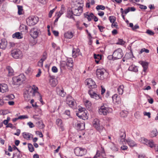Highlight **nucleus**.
I'll use <instances>...</instances> for the list:
<instances>
[{
    "label": "nucleus",
    "mask_w": 158,
    "mask_h": 158,
    "mask_svg": "<svg viewBox=\"0 0 158 158\" xmlns=\"http://www.w3.org/2000/svg\"><path fill=\"white\" fill-rule=\"evenodd\" d=\"M38 90V88L34 85L26 89L24 94L25 100L28 101L30 100L31 96H34L36 95V94H39Z\"/></svg>",
    "instance_id": "1"
},
{
    "label": "nucleus",
    "mask_w": 158,
    "mask_h": 158,
    "mask_svg": "<svg viewBox=\"0 0 158 158\" xmlns=\"http://www.w3.org/2000/svg\"><path fill=\"white\" fill-rule=\"evenodd\" d=\"M98 78L100 80H103L106 77L107 73L106 70L103 68H99L97 69L96 71Z\"/></svg>",
    "instance_id": "2"
},
{
    "label": "nucleus",
    "mask_w": 158,
    "mask_h": 158,
    "mask_svg": "<svg viewBox=\"0 0 158 158\" xmlns=\"http://www.w3.org/2000/svg\"><path fill=\"white\" fill-rule=\"evenodd\" d=\"M24 75L22 74L13 78V83L15 85H20L25 80Z\"/></svg>",
    "instance_id": "3"
},
{
    "label": "nucleus",
    "mask_w": 158,
    "mask_h": 158,
    "mask_svg": "<svg viewBox=\"0 0 158 158\" xmlns=\"http://www.w3.org/2000/svg\"><path fill=\"white\" fill-rule=\"evenodd\" d=\"M123 56V53L122 49L118 48L114 50L113 54V57L114 60L121 59Z\"/></svg>",
    "instance_id": "4"
},
{
    "label": "nucleus",
    "mask_w": 158,
    "mask_h": 158,
    "mask_svg": "<svg viewBox=\"0 0 158 158\" xmlns=\"http://www.w3.org/2000/svg\"><path fill=\"white\" fill-rule=\"evenodd\" d=\"M12 56L16 59H21L23 57L22 52L19 49H16L13 50L11 52Z\"/></svg>",
    "instance_id": "5"
},
{
    "label": "nucleus",
    "mask_w": 158,
    "mask_h": 158,
    "mask_svg": "<svg viewBox=\"0 0 158 158\" xmlns=\"http://www.w3.org/2000/svg\"><path fill=\"white\" fill-rule=\"evenodd\" d=\"M112 111V109L111 108L102 106L99 108L98 112L100 114L105 115Z\"/></svg>",
    "instance_id": "6"
},
{
    "label": "nucleus",
    "mask_w": 158,
    "mask_h": 158,
    "mask_svg": "<svg viewBox=\"0 0 158 158\" xmlns=\"http://www.w3.org/2000/svg\"><path fill=\"white\" fill-rule=\"evenodd\" d=\"M85 109L84 108H79L78 112L76 113V115L80 118L85 120L87 119L88 117L87 113L85 112Z\"/></svg>",
    "instance_id": "7"
},
{
    "label": "nucleus",
    "mask_w": 158,
    "mask_h": 158,
    "mask_svg": "<svg viewBox=\"0 0 158 158\" xmlns=\"http://www.w3.org/2000/svg\"><path fill=\"white\" fill-rule=\"evenodd\" d=\"M38 20L39 18L37 16H31L27 19L26 22L28 25L32 26L35 24Z\"/></svg>",
    "instance_id": "8"
},
{
    "label": "nucleus",
    "mask_w": 158,
    "mask_h": 158,
    "mask_svg": "<svg viewBox=\"0 0 158 158\" xmlns=\"http://www.w3.org/2000/svg\"><path fill=\"white\" fill-rule=\"evenodd\" d=\"M66 103L71 108L74 109L76 107V103L74 99L70 96H67L66 98Z\"/></svg>",
    "instance_id": "9"
},
{
    "label": "nucleus",
    "mask_w": 158,
    "mask_h": 158,
    "mask_svg": "<svg viewBox=\"0 0 158 158\" xmlns=\"http://www.w3.org/2000/svg\"><path fill=\"white\" fill-rule=\"evenodd\" d=\"M93 125L97 130L99 132L102 131L104 128L103 126L100 125L99 120L97 118L94 119L93 122Z\"/></svg>",
    "instance_id": "10"
},
{
    "label": "nucleus",
    "mask_w": 158,
    "mask_h": 158,
    "mask_svg": "<svg viewBox=\"0 0 158 158\" xmlns=\"http://www.w3.org/2000/svg\"><path fill=\"white\" fill-rule=\"evenodd\" d=\"M74 151L76 155L78 156H82L87 153L86 150L79 147H77L75 148Z\"/></svg>",
    "instance_id": "11"
},
{
    "label": "nucleus",
    "mask_w": 158,
    "mask_h": 158,
    "mask_svg": "<svg viewBox=\"0 0 158 158\" xmlns=\"http://www.w3.org/2000/svg\"><path fill=\"white\" fill-rule=\"evenodd\" d=\"M85 83L90 88H94L96 87L95 82L91 78L87 79L85 80Z\"/></svg>",
    "instance_id": "12"
},
{
    "label": "nucleus",
    "mask_w": 158,
    "mask_h": 158,
    "mask_svg": "<svg viewBox=\"0 0 158 158\" xmlns=\"http://www.w3.org/2000/svg\"><path fill=\"white\" fill-rule=\"evenodd\" d=\"M39 32L36 28H32L30 31V35L34 39L36 38L38 35Z\"/></svg>",
    "instance_id": "13"
},
{
    "label": "nucleus",
    "mask_w": 158,
    "mask_h": 158,
    "mask_svg": "<svg viewBox=\"0 0 158 158\" xmlns=\"http://www.w3.org/2000/svg\"><path fill=\"white\" fill-rule=\"evenodd\" d=\"M82 7L79 6L77 8H75L73 10V15L76 16H79L82 13Z\"/></svg>",
    "instance_id": "14"
},
{
    "label": "nucleus",
    "mask_w": 158,
    "mask_h": 158,
    "mask_svg": "<svg viewBox=\"0 0 158 158\" xmlns=\"http://www.w3.org/2000/svg\"><path fill=\"white\" fill-rule=\"evenodd\" d=\"M88 93L91 98H94L97 100H98L100 98L99 95L96 94L91 89L89 90V91Z\"/></svg>",
    "instance_id": "15"
},
{
    "label": "nucleus",
    "mask_w": 158,
    "mask_h": 158,
    "mask_svg": "<svg viewBox=\"0 0 158 158\" xmlns=\"http://www.w3.org/2000/svg\"><path fill=\"white\" fill-rule=\"evenodd\" d=\"M1 87L0 90V92L4 93L8 91V86L7 84L5 83H2L0 84Z\"/></svg>",
    "instance_id": "16"
},
{
    "label": "nucleus",
    "mask_w": 158,
    "mask_h": 158,
    "mask_svg": "<svg viewBox=\"0 0 158 158\" xmlns=\"http://www.w3.org/2000/svg\"><path fill=\"white\" fill-rule=\"evenodd\" d=\"M7 45V42L5 39L2 40L0 43V48L2 49H5Z\"/></svg>",
    "instance_id": "17"
},
{
    "label": "nucleus",
    "mask_w": 158,
    "mask_h": 158,
    "mask_svg": "<svg viewBox=\"0 0 158 158\" xmlns=\"http://www.w3.org/2000/svg\"><path fill=\"white\" fill-rule=\"evenodd\" d=\"M66 65L68 69H70L72 68L73 66V62L72 59L71 58H69L67 60Z\"/></svg>",
    "instance_id": "18"
},
{
    "label": "nucleus",
    "mask_w": 158,
    "mask_h": 158,
    "mask_svg": "<svg viewBox=\"0 0 158 158\" xmlns=\"http://www.w3.org/2000/svg\"><path fill=\"white\" fill-rule=\"evenodd\" d=\"M6 71L8 73V76H10L13 75L14 70L10 66H7L6 69Z\"/></svg>",
    "instance_id": "19"
},
{
    "label": "nucleus",
    "mask_w": 158,
    "mask_h": 158,
    "mask_svg": "<svg viewBox=\"0 0 158 158\" xmlns=\"http://www.w3.org/2000/svg\"><path fill=\"white\" fill-rule=\"evenodd\" d=\"M126 137L125 132H121L120 134V137L119 139V142L121 143H123V142H125Z\"/></svg>",
    "instance_id": "20"
},
{
    "label": "nucleus",
    "mask_w": 158,
    "mask_h": 158,
    "mask_svg": "<svg viewBox=\"0 0 158 158\" xmlns=\"http://www.w3.org/2000/svg\"><path fill=\"white\" fill-rule=\"evenodd\" d=\"M73 34L71 31H69L66 32L64 34V37L67 39H71L73 36Z\"/></svg>",
    "instance_id": "21"
},
{
    "label": "nucleus",
    "mask_w": 158,
    "mask_h": 158,
    "mask_svg": "<svg viewBox=\"0 0 158 158\" xmlns=\"http://www.w3.org/2000/svg\"><path fill=\"white\" fill-rule=\"evenodd\" d=\"M75 125L78 130H82L84 129L85 124L83 123L77 122L75 124Z\"/></svg>",
    "instance_id": "22"
},
{
    "label": "nucleus",
    "mask_w": 158,
    "mask_h": 158,
    "mask_svg": "<svg viewBox=\"0 0 158 158\" xmlns=\"http://www.w3.org/2000/svg\"><path fill=\"white\" fill-rule=\"evenodd\" d=\"M65 12V9L64 6L63 5H62L61 6V8L60 11L56 13L58 15V17H60Z\"/></svg>",
    "instance_id": "23"
},
{
    "label": "nucleus",
    "mask_w": 158,
    "mask_h": 158,
    "mask_svg": "<svg viewBox=\"0 0 158 158\" xmlns=\"http://www.w3.org/2000/svg\"><path fill=\"white\" fill-rule=\"evenodd\" d=\"M13 38L17 39H21L23 38V35L19 32H16L12 35Z\"/></svg>",
    "instance_id": "24"
},
{
    "label": "nucleus",
    "mask_w": 158,
    "mask_h": 158,
    "mask_svg": "<svg viewBox=\"0 0 158 158\" xmlns=\"http://www.w3.org/2000/svg\"><path fill=\"white\" fill-rule=\"evenodd\" d=\"M87 14L88 13L87 12L84 14V17L87 19L89 21H90L93 18V16H94V15L93 13H90L89 14Z\"/></svg>",
    "instance_id": "25"
},
{
    "label": "nucleus",
    "mask_w": 158,
    "mask_h": 158,
    "mask_svg": "<svg viewBox=\"0 0 158 158\" xmlns=\"http://www.w3.org/2000/svg\"><path fill=\"white\" fill-rule=\"evenodd\" d=\"M127 142L130 147H133L137 146L135 142L133 140L128 139L127 140Z\"/></svg>",
    "instance_id": "26"
},
{
    "label": "nucleus",
    "mask_w": 158,
    "mask_h": 158,
    "mask_svg": "<svg viewBox=\"0 0 158 158\" xmlns=\"http://www.w3.org/2000/svg\"><path fill=\"white\" fill-rule=\"evenodd\" d=\"M73 10H71V9H69L67 11V17L70 19H74V18L73 16Z\"/></svg>",
    "instance_id": "27"
},
{
    "label": "nucleus",
    "mask_w": 158,
    "mask_h": 158,
    "mask_svg": "<svg viewBox=\"0 0 158 158\" xmlns=\"http://www.w3.org/2000/svg\"><path fill=\"white\" fill-rule=\"evenodd\" d=\"M50 84L52 87H55L57 84V81L55 78H52L50 80Z\"/></svg>",
    "instance_id": "28"
},
{
    "label": "nucleus",
    "mask_w": 158,
    "mask_h": 158,
    "mask_svg": "<svg viewBox=\"0 0 158 158\" xmlns=\"http://www.w3.org/2000/svg\"><path fill=\"white\" fill-rule=\"evenodd\" d=\"M85 105L88 110H91L92 107V104L89 101L86 100L85 103Z\"/></svg>",
    "instance_id": "29"
},
{
    "label": "nucleus",
    "mask_w": 158,
    "mask_h": 158,
    "mask_svg": "<svg viewBox=\"0 0 158 158\" xmlns=\"http://www.w3.org/2000/svg\"><path fill=\"white\" fill-rule=\"evenodd\" d=\"M79 51L80 50L79 49H73L72 51L73 57L74 58H76L79 55Z\"/></svg>",
    "instance_id": "30"
},
{
    "label": "nucleus",
    "mask_w": 158,
    "mask_h": 158,
    "mask_svg": "<svg viewBox=\"0 0 158 158\" xmlns=\"http://www.w3.org/2000/svg\"><path fill=\"white\" fill-rule=\"evenodd\" d=\"M141 64L143 68V71L145 72L148 68V62L143 61Z\"/></svg>",
    "instance_id": "31"
},
{
    "label": "nucleus",
    "mask_w": 158,
    "mask_h": 158,
    "mask_svg": "<svg viewBox=\"0 0 158 158\" xmlns=\"http://www.w3.org/2000/svg\"><path fill=\"white\" fill-rule=\"evenodd\" d=\"M36 125L40 129H43L45 127L42 121H40L37 122Z\"/></svg>",
    "instance_id": "32"
},
{
    "label": "nucleus",
    "mask_w": 158,
    "mask_h": 158,
    "mask_svg": "<svg viewBox=\"0 0 158 158\" xmlns=\"http://www.w3.org/2000/svg\"><path fill=\"white\" fill-rule=\"evenodd\" d=\"M32 134L28 133L27 132H23V137L25 139L27 140L30 139L31 137V136L32 135Z\"/></svg>",
    "instance_id": "33"
},
{
    "label": "nucleus",
    "mask_w": 158,
    "mask_h": 158,
    "mask_svg": "<svg viewBox=\"0 0 158 158\" xmlns=\"http://www.w3.org/2000/svg\"><path fill=\"white\" fill-rule=\"evenodd\" d=\"M56 91L57 94L61 96L62 97H64L65 96V93L64 92L63 89L61 90L59 89H57Z\"/></svg>",
    "instance_id": "34"
},
{
    "label": "nucleus",
    "mask_w": 158,
    "mask_h": 158,
    "mask_svg": "<svg viewBox=\"0 0 158 158\" xmlns=\"http://www.w3.org/2000/svg\"><path fill=\"white\" fill-rule=\"evenodd\" d=\"M124 87L123 85H119L118 88V91L119 94L122 95L123 92V89Z\"/></svg>",
    "instance_id": "35"
},
{
    "label": "nucleus",
    "mask_w": 158,
    "mask_h": 158,
    "mask_svg": "<svg viewBox=\"0 0 158 158\" xmlns=\"http://www.w3.org/2000/svg\"><path fill=\"white\" fill-rule=\"evenodd\" d=\"M146 144L151 148L153 147L154 146L153 141L152 140H148Z\"/></svg>",
    "instance_id": "36"
},
{
    "label": "nucleus",
    "mask_w": 158,
    "mask_h": 158,
    "mask_svg": "<svg viewBox=\"0 0 158 158\" xmlns=\"http://www.w3.org/2000/svg\"><path fill=\"white\" fill-rule=\"evenodd\" d=\"M128 70L130 71H133L135 72L138 71V69L137 67L133 65L130 66L128 68Z\"/></svg>",
    "instance_id": "37"
},
{
    "label": "nucleus",
    "mask_w": 158,
    "mask_h": 158,
    "mask_svg": "<svg viewBox=\"0 0 158 158\" xmlns=\"http://www.w3.org/2000/svg\"><path fill=\"white\" fill-rule=\"evenodd\" d=\"M56 125L59 127H63L62 120L58 118L56 119Z\"/></svg>",
    "instance_id": "38"
},
{
    "label": "nucleus",
    "mask_w": 158,
    "mask_h": 158,
    "mask_svg": "<svg viewBox=\"0 0 158 158\" xmlns=\"http://www.w3.org/2000/svg\"><path fill=\"white\" fill-rule=\"evenodd\" d=\"M67 66L66 62L65 61H62L60 62V67L61 69H64Z\"/></svg>",
    "instance_id": "39"
},
{
    "label": "nucleus",
    "mask_w": 158,
    "mask_h": 158,
    "mask_svg": "<svg viewBox=\"0 0 158 158\" xmlns=\"http://www.w3.org/2000/svg\"><path fill=\"white\" fill-rule=\"evenodd\" d=\"M157 130L155 129L151 132L150 135L151 137H153L156 136L157 135Z\"/></svg>",
    "instance_id": "40"
},
{
    "label": "nucleus",
    "mask_w": 158,
    "mask_h": 158,
    "mask_svg": "<svg viewBox=\"0 0 158 158\" xmlns=\"http://www.w3.org/2000/svg\"><path fill=\"white\" fill-rule=\"evenodd\" d=\"M113 101L116 102H119V98L118 97V95L117 94H114L112 97Z\"/></svg>",
    "instance_id": "41"
},
{
    "label": "nucleus",
    "mask_w": 158,
    "mask_h": 158,
    "mask_svg": "<svg viewBox=\"0 0 158 158\" xmlns=\"http://www.w3.org/2000/svg\"><path fill=\"white\" fill-rule=\"evenodd\" d=\"M20 28L21 30V29L22 28L23 29L22 30V31L24 32L25 33H27V32L28 27L27 26L22 25L20 27Z\"/></svg>",
    "instance_id": "42"
},
{
    "label": "nucleus",
    "mask_w": 158,
    "mask_h": 158,
    "mask_svg": "<svg viewBox=\"0 0 158 158\" xmlns=\"http://www.w3.org/2000/svg\"><path fill=\"white\" fill-rule=\"evenodd\" d=\"M28 147L30 152H32L34 151V148L31 143H28Z\"/></svg>",
    "instance_id": "43"
},
{
    "label": "nucleus",
    "mask_w": 158,
    "mask_h": 158,
    "mask_svg": "<svg viewBox=\"0 0 158 158\" xmlns=\"http://www.w3.org/2000/svg\"><path fill=\"white\" fill-rule=\"evenodd\" d=\"M18 14L19 15H21L23 14V7L20 6H18Z\"/></svg>",
    "instance_id": "44"
},
{
    "label": "nucleus",
    "mask_w": 158,
    "mask_h": 158,
    "mask_svg": "<svg viewBox=\"0 0 158 158\" xmlns=\"http://www.w3.org/2000/svg\"><path fill=\"white\" fill-rule=\"evenodd\" d=\"M110 148L111 150L114 151H118V149L117 148L115 145L112 143V144L110 145Z\"/></svg>",
    "instance_id": "45"
},
{
    "label": "nucleus",
    "mask_w": 158,
    "mask_h": 158,
    "mask_svg": "<svg viewBox=\"0 0 158 158\" xmlns=\"http://www.w3.org/2000/svg\"><path fill=\"white\" fill-rule=\"evenodd\" d=\"M139 141L144 144H146L147 143L148 140L144 138H141L139 140Z\"/></svg>",
    "instance_id": "46"
},
{
    "label": "nucleus",
    "mask_w": 158,
    "mask_h": 158,
    "mask_svg": "<svg viewBox=\"0 0 158 158\" xmlns=\"http://www.w3.org/2000/svg\"><path fill=\"white\" fill-rule=\"evenodd\" d=\"M105 9V6L102 5H98L96 7V9L97 10H104Z\"/></svg>",
    "instance_id": "47"
},
{
    "label": "nucleus",
    "mask_w": 158,
    "mask_h": 158,
    "mask_svg": "<svg viewBox=\"0 0 158 158\" xmlns=\"http://www.w3.org/2000/svg\"><path fill=\"white\" fill-rule=\"evenodd\" d=\"M109 19L111 23H113L116 20L115 17L114 16H111L109 17Z\"/></svg>",
    "instance_id": "48"
},
{
    "label": "nucleus",
    "mask_w": 158,
    "mask_h": 158,
    "mask_svg": "<svg viewBox=\"0 0 158 158\" xmlns=\"http://www.w3.org/2000/svg\"><path fill=\"white\" fill-rule=\"evenodd\" d=\"M125 43V42L122 39H119L118 41L116 43V44L120 45H123Z\"/></svg>",
    "instance_id": "49"
},
{
    "label": "nucleus",
    "mask_w": 158,
    "mask_h": 158,
    "mask_svg": "<svg viewBox=\"0 0 158 158\" xmlns=\"http://www.w3.org/2000/svg\"><path fill=\"white\" fill-rule=\"evenodd\" d=\"M57 8V6H56V7L53 9L52 10H51L49 13V17L50 18H51L52 16V14L54 12V11L56 10V9Z\"/></svg>",
    "instance_id": "50"
},
{
    "label": "nucleus",
    "mask_w": 158,
    "mask_h": 158,
    "mask_svg": "<svg viewBox=\"0 0 158 158\" xmlns=\"http://www.w3.org/2000/svg\"><path fill=\"white\" fill-rule=\"evenodd\" d=\"M146 33L150 35H153L154 34V33L150 30H147L146 31Z\"/></svg>",
    "instance_id": "51"
},
{
    "label": "nucleus",
    "mask_w": 158,
    "mask_h": 158,
    "mask_svg": "<svg viewBox=\"0 0 158 158\" xmlns=\"http://www.w3.org/2000/svg\"><path fill=\"white\" fill-rule=\"evenodd\" d=\"M94 57L95 59H102V56L101 55L94 54Z\"/></svg>",
    "instance_id": "52"
},
{
    "label": "nucleus",
    "mask_w": 158,
    "mask_h": 158,
    "mask_svg": "<svg viewBox=\"0 0 158 158\" xmlns=\"http://www.w3.org/2000/svg\"><path fill=\"white\" fill-rule=\"evenodd\" d=\"M47 53L46 52H44L43 53L42 57L40 60L43 61H44L47 58Z\"/></svg>",
    "instance_id": "53"
},
{
    "label": "nucleus",
    "mask_w": 158,
    "mask_h": 158,
    "mask_svg": "<svg viewBox=\"0 0 158 158\" xmlns=\"http://www.w3.org/2000/svg\"><path fill=\"white\" fill-rule=\"evenodd\" d=\"M28 118V117L27 115H20L18 117V118L20 119L27 118Z\"/></svg>",
    "instance_id": "54"
},
{
    "label": "nucleus",
    "mask_w": 158,
    "mask_h": 158,
    "mask_svg": "<svg viewBox=\"0 0 158 158\" xmlns=\"http://www.w3.org/2000/svg\"><path fill=\"white\" fill-rule=\"evenodd\" d=\"M25 73L27 74H29L31 73V68H28L25 71Z\"/></svg>",
    "instance_id": "55"
},
{
    "label": "nucleus",
    "mask_w": 158,
    "mask_h": 158,
    "mask_svg": "<svg viewBox=\"0 0 158 158\" xmlns=\"http://www.w3.org/2000/svg\"><path fill=\"white\" fill-rule=\"evenodd\" d=\"M15 44L13 42H10L9 43V47L10 48H13L15 47Z\"/></svg>",
    "instance_id": "56"
},
{
    "label": "nucleus",
    "mask_w": 158,
    "mask_h": 158,
    "mask_svg": "<svg viewBox=\"0 0 158 158\" xmlns=\"http://www.w3.org/2000/svg\"><path fill=\"white\" fill-rule=\"evenodd\" d=\"M27 125H28L30 128H32L35 127V125L33 123L31 122H29L27 123Z\"/></svg>",
    "instance_id": "57"
},
{
    "label": "nucleus",
    "mask_w": 158,
    "mask_h": 158,
    "mask_svg": "<svg viewBox=\"0 0 158 158\" xmlns=\"http://www.w3.org/2000/svg\"><path fill=\"white\" fill-rule=\"evenodd\" d=\"M52 71L54 73H57L58 71V69L56 67L54 66L52 68Z\"/></svg>",
    "instance_id": "58"
},
{
    "label": "nucleus",
    "mask_w": 158,
    "mask_h": 158,
    "mask_svg": "<svg viewBox=\"0 0 158 158\" xmlns=\"http://www.w3.org/2000/svg\"><path fill=\"white\" fill-rule=\"evenodd\" d=\"M64 114L67 115L69 117H70V112L68 110H66L65 111Z\"/></svg>",
    "instance_id": "59"
},
{
    "label": "nucleus",
    "mask_w": 158,
    "mask_h": 158,
    "mask_svg": "<svg viewBox=\"0 0 158 158\" xmlns=\"http://www.w3.org/2000/svg\"><path fill=\"white\" fill-rule=\"evenodd\" d=\"M112 24H111V27H115L116 28H117L118 27V25H117V23L116 22H113V23H112Z\"/></svg>",
    "instance_id": "60"
},
{
    "label": "nucleus",
    "mask_w": 158,
    "mask_h": 158,
    "mask_svg": "<svg viewBox=\"0 0 158 158\" xmlns=\"http://www.w3.org/2000/svg\"><path fill=\"white\" fill-rule=\"evenodd\" d=\"M44 61L40 60L38 62V65L40 67H42L43 66V63Z\"/></svg>",
    "instance_id": "61"
},
{
    "label": "nucleus",
    "mask_w": 158,
    "mask_h": 158,
    "mask_svg": "<svg viewBox=\"0 0 158 158\" xmlns=\"http://www.w3.org/2000/svg\"><path fill=\"white\" fill-rule=\"evenodd\" d=\"M98 27L100 31L101 32H103V29L105 28V27L102 26L98 25Z\"/></svg>",
    "instance_id": "62"
},
{
    "label": "nucleus",
    "mask_w": 158,
    "mask_h": 158,
    "mask_svg": "<svg viewBox=\"0 0 158 158\" xmlns=\"http://www.w3.org/2000/svg\"><path fill=\"white\" fill-rule=\"evenodd\" d=\"M139 8L141 9L145 10L147 8V6H145L141 4H139Z\"/></svg>",
    "instance_id": "63"
},
{
    "label": "nucleus",
    "mask_w": 158,
    "mask_h": 158,
    "mask_svg": "<svg viewBox=\"0 0 158 158\" xmlns=\"http://www.w3.org/2000/svg\"><path fill=\"white\" fill-rule=\"evenodd\" d=\"M100 154L99 153V152L98 151H97V152L96 155L94 156V158H97L100 156Z\"/></svg>",
    "instance_id": "64"
}]
</instances>
